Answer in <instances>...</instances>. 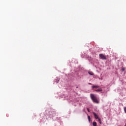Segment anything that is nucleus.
<instances>
[{"instance_id": "nucleus-13", "label": "nucleus", "mask_w": 126, "mask_h": 126, "mask_svg": "<svg viewBox=\"0 0 126 126\" xmlns=\"http://www.w3.org/2000/svg\"><path fill=\"white\" fill-rule=\"evenodd\" d=\"M87 110L88 112H89V113L90 112V110H89V108H87Z\"/></svg>"}, {"instance_id": "nucleus-4", "label": "nucleus", "mask_w": 126, "mask_h": 126, "mask_svg": "<svg viewBox=\"0 0 126 126\" xmlns=\"http://www.w3.org/2000/svg\"><path fill=\"white\" fill-rule=\"evenodd\" d=\"M93 115H94L95 119H96V120L98 119L99 121V122H101V119H100L98 117V115H97V114H96V113L95 112H93Z\"/></svg>"}, {"instance_id": "nucleus-14", "label": "nucleus", "mask_w": 126, "mask_h": 126, "mask_svg": "<svg viewBox=\"0 0 126 126\" xmlns=\"http://www.w3.org/2000/svg\"><path fill=\"white\" fill-rule=\"evenodd\" d=\"M122 71H125V69L124 68H122Z\"/></svg>"}, {"instance_id": "nucleus-1", "label": "nucleus", "mask_w": 126, "mask_h": 126, "mask_svg": "<svg viewBox=\"0 0 126 126\" xmlns=\"http://www.w3.org/2000/svg\"><path fill=\"white\" fill-rule=\"evenodd\" d=\"M90 96L92 100L93 101V102H94V103H96V104H98V103H99L98 100L95 98V95H94V94H91Z\"/></svg>"}, {"instance_id": "nucleus-7", "label": "nucleus", "mask_w": 126, "mask_h": 126, "mask_svg": "<svg viewBox=\"0 0 126 126\" xmlns=\"http://www.w3.org/2000/svg\"><path fill=\"white\" fill-rule=\"evenodd\" d=\"M96 92H101V91H102V89L100 88V89H98L97 90H95Z\"/></svg>"}, {"instance_id": "nucleus-10", "label": "nucleus", "mask_w": 126, "mask_h": 126, "mask_svg": "<svg viewBox=\"0 0 126 126\" xmlns=\"http://www.w3.org/2000/svg\"><path fill=\"white\" fill-rule=\"evenodd\" d=\"M88 119L89 120V123H90V122H91V117H90V116H88Z\"/></svg>"}, {"instance_id": "nucleus-17", "label": "nucleus", "mask_w": 126, "mask_h": 126, "mask_svg": "<svg viewBox=\"0 0 126 126\" xmlns=\"http://www.w3.org/2000/svg\"><path fill=\"white\" fill-rule=\"evenodd\" d=\"M125 126H126V124H125Z\"/></svg>"}, {"instance_id": "nucleus-5", "label": "nucleus", "mask_w": 126, "mask_h": 126, "mask_svg": "<svg viewBox=\"0 0 126 126\" xmlns=\"http://www.w3.org/2000/svg\"><path fill=\"white\" fill-rule=\"evenodd\" d=\"M54 82L56 83H59V82H60V78H57V79L54 80Z\"/></svg>"}, {"instance_id": "nucleus-2", "label": "nucleus", "mask_w": 126, "mask_h": 126, "mask_svg": "<svg viewBox=\"0 0 126 126\" xmlns=\"http://www.w3.org/2000/svg\"><path fill=\"white\" fill-rule=\"evenodd\" d=\"M56 116V112L54 111L49 112V118H53Z\"/></svg>"}, {"instance_id": "nucleus-15", "label": "nucleus", "mask_w": 126, "mask_h": 126, "mask_svg": "<svg viewBox=\"0 0 126 126\" xmlns=\"http://www.w3.org/2000/svg\"><path fill=\"white\" fill-rule=\"evenodd\" d=\"M89 84H90V85H91V84H91V83H89Z\"/></svg>"}, {"instance_id": "nucleus-9", "label": "nucleus", "mask_w": 126, "mask_h": 126, "mask_svg": "<svg viewBox=\"0 0 126 126\" xmlns=\"http://www.w3.org/2000/svg\"><path fill=\"white\" fill-rule=\"evenodd\" d=\"M88 73L90 75H94V73L92 71H89Z\"/></svg>"}, {"instance_id": "nucleus-8", "label": "nucleus", "mask_w": 126, "mask_h": 126, "mask_svg": "<svg viewBox=\"0 0 126 126\" xmlns=\"http://www.w3.org/2000/svg\"><path fill=\"white\" fill-rule=\"evenodd\" d=\"M92 88H99V86L98 85H95V86H93L92 87Z\"/></svg>"}, {"instance_id": "nucleus-16", "label": "nucleus", "mask_w": 126, "mask_h": 126, "mask_svg": "<svg viewBox=\"0 0 126 126\" xmlns=\"http://www.w3.org/2000/svg\"><path fill=\"white\" fill-rule=\"evenodd\" d=\"M81 69H83V67H82Z\"/></svg>"}, {"instance_id": "nucleus-12", "label": "nucleus", "mask_w": 126, "mask_h": 126, "mask_svg": "<svg viewBox=\"0 0 126 126\" xmlns=\"http://www.w3.org/2000/svg\"><path fill=\"white\" fill-rule=\"evenodd\" d=\"M124 111H125V113H126V107H124Z\"/></svg>"}, {"instance_id": "nucleus-6", "label": "nucleus", "mask_w": 126, "mask_h": 126, "mask_svg": "<svg viewBox=\"0 0 126 126\" xmlns=\"http://www.w3.org/2000/svg\"><path fill=\"white\" fill-rule=\"evenodd\" d=\"M87 60H88L89 62H91V61H92V58L90 56H88L87 57Z\"/></svg>"}, {"instance_id": "nucleus-11", "label": "nucleus", "mask_w": 126, "mask_h": 126, "mask_svg": "<svg viewBox=\"0 0 126 126\" xmlns=\"http://www.w3.org/2000/svg\"><path fill=\"white\" fill-rule=\"evenodd\" d=\"M93 126H97V123L96 122H93Z\"/></svg>"}, {"instance_id": "nucleus-3", "label": "nucleus", "mask_w": 126, "mask_h": 126, "mask_svg": "<svg viewBox=\"0 0 126 126\" xmlns=\"http://www.w3.org/2000/svg\"><path fill=\"white\" fill-rule=\"evenodd\" d=\"M99 58L101 59V60H107V58L106 57V56L103 54H100L99 55Z\"/></svg>"}]
</instances>
